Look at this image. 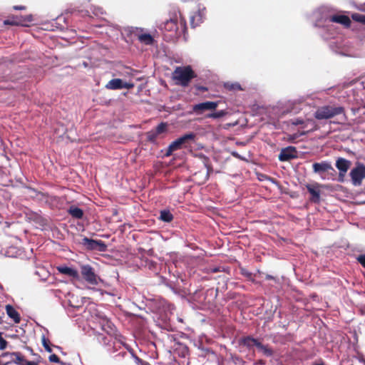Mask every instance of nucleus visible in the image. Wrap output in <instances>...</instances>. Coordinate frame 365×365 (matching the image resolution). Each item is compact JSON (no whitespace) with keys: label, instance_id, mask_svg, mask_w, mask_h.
Masks as SVG:
<instances>
[{"label":"nucleus","instance_id":"nucleus-1","mask_svg":"<svg viewBox=\"0 0 365 365\" xmlns=\"http://www.w3.org/2000/svg\"><path fill=\"white\" fill-rule=\"evenodd\" d=\"M195 77L190 66H178L173 73V78L177 85L186 87L190 81Z\"/></svg>","mask_w":365,"mask_h":365},{"label":"nucleus","instance_id":"nucleus-2","mask_svg":"<svg viewBox=\"0 0 365 365\" xmlns=\"http://www.w3.org/2000/svg\"><path fill=\"white\" fill-rule=\"evenodd\" d=\"M344 112L341 106H323L319 107L314 113V117L317 120H327L340 115Z\"/></svg>","mask_w":365,"mask_h":365},{"label":"nucleus","instance_id":"nucleus-3","mask_svg":"<svg viewBox=\"0 0 365 365\" xmlns=\"http://www.w3.org/2000/svg\"><path fill=\"white\" fill-rule=\"evenodd\" d=\"M196 135L193 133H186L184 135L178 138L172 142L168 148L165 153L166 156H170L172 153L178 150H180L183 146L186 147L195 140Z\"/></svg>","mask_w":365,"mask_h":365},{"label":"nucleus","instance_id":"nucleus-4","mask_svg":"<svg viewBox=\"0 0 365 365\" xmlns=\"http://www.w3.org/2000/svg\"><path fill=\"white\" fill-rule=\"evenodd\" d=\"M81 274L85 281L93 286H96L101 282V279L95 273L93 268L89 264H81Z\"/></svg>","mask_w":365,"mask_h":365},{"label":"nucleus","instance_id":"nucleus-5","mask_svg":"<svg viewBox=\"0 0 365 365\" xmlns=\"http://www.w3.org/2000/svg\"><path fill=\"white\" fill-rule=\"evenodd\" d=\"M123 344L125 348L128 351V353L127 352H120L117 356H121L122 357L129 358L134 360V362L136 365H150L147 362L143 361L140 358H138L133 352V349L130 348V346L125 344H123L120 341H115L113 342V348L112 353L115 352L118 350V347H120V345Z\"/></svg>","mask_w":365,"mask_h":365},{"label":"nucleus","instance_id":"nucleus-6","mask_svg":"<svg viewBox=\"0 0 365 365\" xmlns=\"http://www.w3.org/2000/svg\"><path fill=\"white\" fill-rule=\"evenodd\" d=\"M206 8L202 4H199L197 9L194 11L190 17V24L192 27L195 28L202 24L205 19Z\"/></svg>","mask_w":365,"mask_h":365},{"label":"nucleus","instance_id":"nucleus-7","mask_svg":"<svg viewBox=\"0 0 365 365\" xmlns=\"http://www.w3.org/2000/svg\"><path fill=\"white\" fill-rule=\"evenodd\" d=\"M350 176L354 185H360L362 180L365 178V165L362 164L357 165L351 170Z\"/></svg>","mask_w":365,"mask_h":365},{"label":"nucleus","instance_id":"nucleus-8","mask_svg":"<svg viewBox=\"0 0 365 365\" xmlns=\"http://www.w3.org/2000/svg\"><path fill=\"white\" fill-rule=\"evenodd\" d=\"M81 244L88 250L99 252H104L107 247L103 241L88 239V237H83Z\"/></svg>","mask_w":365,"mask_h":365},{"label":"nucleus","instance_id":"nucleus-9","mask_svg":"<svg viewBox=\"0 0 365 365\" xmlns=\"http://www.w3.org/2000/svg\"><path fill=\"white\" fill-rule=\"evenodd\" d=\"M312 167L314 172L320 175L323 178H325V177H324L325 173L329 172V170L334 172L331 163L327 161L315 163L312 165Z\"/></svg>","mask_w":365,"mask_h":365},{"label":"nucleus","instance_id":"nucleus-10","mask_svg":"<svg viewBox=\"0 0 365 365\" xmlns=\"http://www.w3.org/2000/svg\"><path fill=\"white\" fill-rule=\"evenodd\" d=\"M133 87V83L124 82L120 78H114L108 82L106 88L110 90H116L121 88H131Z\"/></svg>","mask_w":365,"mask_h":365},{"label":"nucleus","instance_id":"nucleus-11","mask_svg":"<svg viewBox=\"0 0 365 365\" xmlns=\"http://www.w3.org/2000/svg\"><path fill=\"white\" fill-rule=\"evenodd\" d=\"M297 158V150L295 147L289 146L282 148L279 155V160L280 161H289L292 159Z\"/></svg>","mask_w":365,"mask_h":365},{"label":"nucleus","instance_id":"nucleus-12","mask_svg":"<svg viewBox=\"0 0 365 365\" xmlns=\"http://www.w3.org/2000/svg\"><path fill=\"white\" fill-rule=\"evenodd\" d=\"M217 106V103L206 101L193 106V111L197 114H201L204 110H212Z\"/></svg>","mask_w":365,"mask_h":365},{"label":"nucleus","instance_id":"nucleus-13","mask_svg":"<svg viewBox=\"0 0 365 365\" xmlns=\"http://www.w3.org/2000/svg\"><path fill=\"white\" fill-rule=\"evenodd\" d=\"M351 165V162L345 158H339L336 162V167L339 170V181L343 180L345 173L349 170Z\"/></svg>","mask_w":365,"mask_h":365},{"label":"nucleus","instance_id":"nucleus-14","mask_svg":"<svg viewBox=\"0 0 365 365\" xmlns=\"http://www.w3.org/2000/svg\"><path fill=\"white\" fill-rule=\"evenodd\" d=\"M325 21L329 22H334L344 25L346 27H349L351 24L350 19L344 15H327L325 16Z\"/></svg>","mask_w":365,"mask_h":365},{"label":"nucleus","instance_id":"nucleus-15","mask_svg":"<svg viewBox=\"0 0 365 365\" xmlns=\"http://www.w3.org/2000/svg\"><path fill=\"white\" fill-rule=\"evenodd\" d=\"M317 19H318V23L320 22H329V21H325V16L327 15H334L332 14V11L331 8L327 6H323L319 8L317 12Z\"/></svg>","mask_w":365,"mask_h":365},{"label":"nucleus","instance_id":"nucleus-16","mask_svg":"<svg viewBox=\"0 0 365 365\" xmlns=\"http://www.w3.org/2000/svg\"><path fill=\"white\" fill-rule=\"evenodd\" d=\"M57 270L63 274L68 275L73 277V279H78L79 274L76 269L66 266H59L57 267Z\"/></svg>","mask_w":365,"mask_h":365},{"label":"nucleus","instance_id":"nucleus-17","mask_svg":"<svg viewBox=\"0 0 365 365\" xmlns=\"http://www.w3.org/2000/svg\"><path fill=\"white\" fill-rule=\"evenodd\" d=\"M161 29L165 31L176 32L178 29L177 20L175 19H170L160 26Z\"/></svg>","mask_w":365,"mask_h":365},{"label":"nucleus","instance_id":"nucleus-18","mask_svg":"<svg viewBox=\"0 0 365 365\" xmlns=\"http://www.w3.org/2000/svg\"><path fill=\"white\" fill-rule=\"evenodd\" d=\"M6 311L7 315L14 320L15 323L20 322V316L16 310L10 304L6 306Z\"/></svg>","mask_w":365,"mask_h":365},{"label":"nucleus","instance_id":"nucleus-19","mask_svg":"<svg viewBox=\"0 0 365 365\" xmlns=\"http://www.w3.org/2000/svg\"><path fill=\"white\" fill-rule=\"evenodd\" d=\"M139 41L145 45H152L154 42L153 36L149 34H140L138 36Z\"/></svg>","mask_w":365,"mask_h":365},{"label":"nucleus","instance_id":"nucleus-20","mask_svg":"<svg viewBox=\"0 0 365 365\" xmlns=\"http://www.w3.org/2000/svg\"><path fill=\"white\" fill-rule=\"evenodd\" d=\"M68 212L73 217L76 219H81L83 216V210L76 206H71Z\"/></svg>","mask_w":365,"mask_h":365},{"label":"nucleus","instance_id":"nucleus-21","mask_svg":"<svg viewBox=\"0 0 365 365\" xmlns=\"http://www.w3.org/2000/svg\"><path fill=\"white\" fill-rule=\"evenodd\" d=\"M259 341L252 337L247 336L242 340V344L249 349L257 347Z\"/></svg>","mask_w":365,"mask_h":365},{"label":"nucleus","instance_id":"nucleus-22","mask_svg":"<svg viewBox=\"0 0 365 365\" xmlns=\"http://www.w3.org/2000/svg\"><path fill=\"white\" fill-rule=\"evenodd\" d=\"M307 189L312 195L311 200L314 202H319L320 198V192L319 189L311 185H308Z\"/></svg>","mask_w":365,"mask_h":365},{"label":"nucleus","instance_id":"nucleus-23","mask_svg":"<svg viewBox=\"0 0 365 365\" xmlns=\"http://www.w3.org/2000/svg\"><path fill=\"white\" fill-rule=\"evenodd\" d=\"M257 350L266 356H270L272 355V350L267 346L263 345L259 341L257 347Z\"/></svg>","mask_w":365,"mask_h":365},{"label":"nucleus","instance_id":"nucleus-24","mask_svg":"<svg viewBox=\"0 0 365 365\" xmlns=\"http://www.w3.org/2000/svg\"><path fill=\"white\" fill-rule=\"evenodd\" d=\"M224 87L229 91H241V90H242L240 84L237 82L225 83Z\"/></svg>","mask_w":365,"mask_h":365},{"label":"nucleus","instance_id":"nucleus-25","mask_svg":"<svg viewBox=\"0 0 365 365\" xmlns=\"http://www.w3.org/2000/svg\"><path fill=\"white\" fill-rule=\"evenodd\" d=\"M173 218V215L169 210H162L160 212V219L164 222H169Z\"/></svg>","mask_w":365,"mask_h":365},{"label":"nucleus","instance_id":"nucleus-26","mask_svg":"<svg viewBox=\"0 0 365 365\" xmlns=\"http://www.w3.org/2000/svg\"><path fill=\"white\" fill-rule=\"evenodd\" d=\"M99 320H100L99 323H100L103 330L108 332V329H111L110 323L109 322V321L108 320V319L106 317H101V318H100Z\"/></svg>","mask_w":365,"mask_h":365},{"label":"nucleus","instance_id":"nucleus-27","mask_svg":"<svg viewBox=\"0 0 365 365\" xmlns=\"http://www.w3.org/2000/svg\"><path fill=\"white\" fill-rule=\"evenodd\" d=\"M4 24H9V25L26 26V24H25V21L20 19L19 18H16L15 19H13V20H9V19L6 20V21H4Z\"/></svg>","mask_w":365,"mask_h":365},{"label":"nucleus","instance_id":"nucleus-28","mask_svg":"<svg viewBox=\"0 0 365 365\" xmlns=\"http://www.w3.org/2000/svg\"><path fill=\"white\" fill-rule=\"evenodd\" d=\"M353 20L365 24V15L355 13L351 15Z\"/></svg>","mask_w":365,"mask_h":365},{"label":"nucleus","instance_id":"nucleus-29","mask_svg":"<svg viewBox=\"0 0 365 365\" xmlns=\"http://www.w3.org/2000/svg\"><path fill=\"white\" fill-rule=\"evenodd\" d=\"M158 134L155 131V130H151L147 133V138L149 141L154 143L155 142Z\"/></svg>","mask_w":365,"mask_h":365},{"label":"nucleus","instance_id":"nucleus-30","mask_svg":"<svg viewBox=\"0 0 365 365\" xmlns=\"http://www.w3.org/2000/svg\"><path fill=\"white\" fill-rule=\"evenodd\" d=\"M167 128V124L165 123H161L159 124L154 130L159 135L165 132Z\"/></svg>","mask_w":365,"mask_h":365},{"label":"nucleus","instance_id":"nucleus-31","mask_svg":"<svg viewBox=\"0 0 365 365\" xmlns=\"http://www.w3.org/2000/svg\"><path fill=\"white\" fill-rule=\"evenodd\" d=\"M93 14L96 16H100L104 14V11L101 7L97 6H92L91 7Z\"/></svg>","mask_w":365,"mask_h":365},{"label":"nucleus","instance_id":"nucleus-32","mask_svg":"<svg viewBox=\"0 0 365 365\" xmlns=\"http://www.w3.org/2000/svg\"><path fill=\"white\" fill-rule=\"evenodd\" d=\"M41 341H42V344H43L44 349H46V351H47L49 353L52 352V349L49 345V341L46 339V338L44 335L42 336Z\"/></svg>","mask_w":365,"mask_h":365},{"label":"nucleus","instance_id":"nucleus-33","mask_svg":"<svg viewBox=\"0 0 365 365\" xmlns=\"http://www.w3.org/2000/svg\"><path fill=\"white\" fill-rule=\"evenodd\" d=\"M225 115V112L224 110H218L217 112L210 113L207 115L208 118H219Z\"/></svg>","mask_w":365,"mask_h":365},{"label":"nucleus","instance_id":"nucleus-34","mask_svg":"<svg viewBox=\"0 0 365 365\" xmlns=\"http://www.w3.org/2000/svg\"><path fill=\"white\" fill-rule=\"evenodd\" d=\"M331 49H332L335 53H339V54L343 55V56H351V54L346 53L345 52L344 48H339V49H338V48H335L334 47V46H333V45H331Z\"/></svg>","mask_w":365,"mask_h":365},{"label":"nucleus","instance_id":"nucleus-35","mask_svg":"<svg viewBox=\"0 0 365 365\" xmlns=\"http://www.w3.org/2000/svg\"><path fill=\"white\" fill-rule=\"evenodd\" d=\"M13 354L16 356V363L19 364V362L25 363V361H26L24 358V356L19 353H14Z\"/></svg>","mask_w":365,"mask_h":365},{"label":"nucleus","instance_id":"nucleus-36","mask_svg":"<svg viewBox=\"0 0 365 365\" xmlns=\"http://www.w3.org/2000/svg\"><path fill=\"white\" fill-rule=\"evenodd\" d=\"M7 341L0 335V349L4 350L6 348Z\"/></svg>","mask_w":365,"mask_h":365},{"label":"nucleus","instance_id":"nucleus-37","mask_svg":"<svg viewBox=\"0 0 365 365\" xmlns=\"http://www.w3.org/2000/svg\"><path fill=\"white\" fill-rule=\"evenodd\" d=\"M358 262L365 268V255H361L357 257Z\"/></svg>","mask_w":365,"mask_h":365},{"label":"nucleus","instance_id":"nucleus-38","mask_svg":"<svg viewBox=\"0 0 365 365\" xmlns=\"http://www.w3.org/2000/svg\"><path fill=\"white\" fill-rule=\"evenodd\" d=\"M48 359L51 362H55V363H58L59 362V358L57 355L56 354H51L49 357H48Z\"/></svg>","mask_w":365,"mask_h":365},{"label":"nucleus","instance_id":"nucleus-39","mask_svg":"<svg viewBox=\"0 0 365 365\" xmlns=\"http://www.w3.org/2000/svg\"><path fill=\"white\" fill-rule=\"evenodd\" d=\"M19 365H37L36 362L31 361H25V363L24 362H19Z\"/></svg>","mask_w":365,"mask_h":365},{"label":"nucleus","instance_id":"nucleus-40","mask_svg":"<svg viewBox=\"0 0 365 365\" xmlns=\"http://www.w3.org/2000/svg\"><path fill=\"white\" fill-rule=\"evenodd\" d=\"M14 9H16V10H21V9H24V6H14Z\"/></svg>","mask_w":365,"mask_h":365},{"label":"nucleus","instance_id":"nucleus-41","mask_svg":"<svg viewBox=\"0 0 365 365\" xmlns=\"http://www.w3.org/2000/svg\"><path fill=\"white\" fill-rule=\"evenodd\" d=\"M68 301H69V304H70L71 306H72L73 307H80L79 305L73 304L71 298L68 299Z\"/></svg>","mask_w":365,"mask_h":365},{"label":"nucleus","instance_id":"nucleus-42","mask_svg":"<svg viewBox=\"0 0 365 365\" xmlns=\"http://www.w3.org/2000/svg\"><path fill=\"white\" fill-rule=\"evenodd\" d=\"M266 279H274V277L272 276H271V275H267L266 276Z\"/></svg>","mask_w":365,"mask_h":365},{"label":"nucleus","instance_id":"nucleus-43","mask_svg":"<svg viewBox=\"0 0 365 365\" xmlns=\"http://www.w3.org/2000/svg\"><path fill=\"white\" fill-rule=\"evenodd\" d=\"M26 19H27V21H29V22L31 21V20H32V19H31V16H28V17L26 18Z\"/></svg>","mask_w":365,"mask_h":365},{"label":"nucleus","instance_id":"nucleus-44","mask_svg":"<svg viewBox=\"0 0 365 365\" xmlns=\"http://www.w3.org/2000/svg\"><path fill=\"white\" fill-rule=\"evenodd\" d=\"M302 134H304V133H299V132L298 131V134H297V136L299 137V135H302Z\"/></svg>","mask_w":365,"mask_h":365},{"label":"nucleus","instance_id":"nucleus-45","mask_svg":"<svg viewBox=\"0 0 365 365\" xmlns=\"http://www.w3.org/2000/svg\"><path fill=\"white\" fill-rule=\"evenodd\" d=\"M297 123L299 125V123H301V122L298 120Z\"/></svg>","mask_w":365,"mask_h":365}]
</instances>
